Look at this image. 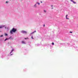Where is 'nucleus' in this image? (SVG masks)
<instances>
[{"instance_id":"obj_1","label":"nucleus","mask_w":78,"mask_h":78,"mask_svg":"<svg viewBox=\"0 0 78 78\" xmlns=\"http://www.w3.org/2000/svg\"><path fill=\"white\" fill-rule=\"evenodd\" d=\"M16 31H17L16 29L13 28L12 29V30H10V33H11L12 34H13L12 32H13V33H15V32H16Z\"/></svg>"},{"instance_id":"obj_21","label":"nucleus","mask_w":78,"mask_h":78,"mask_svg":"<svg viewBox=\"0 0 78 78\" xmlns=\"http://www.w3.org/2000/svg\"><path fill=\"white\" fill-rule=\"evenodd\" d=\"M5 28L6 29V27H5Z\"/></svg>"},{"instance_id":"obj_4","label":"nucleus","mask_w":78,"mask_h":78,"mask_svg":"<svg viewBox=\"0 0 78 78\" xmlns=\"http://www.w3.org/2000/svg\"><path fill=\"white\" fill-rule=\"evenodd\" d=\"M71 2H73V3H74V4L76 3V2L73 1V0H71Z\"/></svg>"},{"instance_id":"obj_14","label":"nucleus","mask_w":78,"mask_h":78,"mask_svg":"<svg viewBox=\"0 0 78 78\" xmlns=\"http://www.w3.org/2000/svg\"><path fill=\"white\" fill-rule=\"evenodd\" d=\"M14 51V49H12V51H11V52H12V51Z\"/></svg>"},{"instance_id":"obj_27","label":"nucleus","mask_w":78,"mask_h":78,"mask_svg":"<svg viewBox=\"0 0 78 78\" xmlns=\"http://www.w3.org/2000/svg\"><path fill=\"white\" fill-rule=\"evenodd\" d=\"M9 39H10V37L9 38Z\"/></svg>"},{"instance_id":"obj_2","label":"nucleus","mask_w":78,"mask_h":78,"mask_svg":"<svg viewBox=\"0 0 78 78\" xmlns=\"http://www.w3.org/2000/svg\"><path fill=\"white\" fill-rule=\"evenodd\" d=\"M21 32H22V33H26H26H27V32L26 31H21Z\"/></svg>"},{"instance_id":"obj_25","label":"nucleus","mask_w":78,"mask_h":78,"mask_svg":"<svg viewBox=\"0 0 78 78\" xmlns=\"http://www.w3.org/2000/svg\"><path fill=\"white\" fill-rule=\"evenodd\" d=\"M52 9H53V8H52Z\"/></svg>"},{"instance_id":"obj_9","label":"nucleus","mask_w":78,"mask_h":78,"mask_svg":"<svg viewBox=\"0 0 78 78\" xmlns=\"http://www.w3.org/2000/svg\"><path fill=\"white\" fill-rule=\"evenodd\" d=\"M5 36H8V34H5Z\"/></svg>"},{"instance_id":"obj_3","label":"nucleus","mask_w":78,"mask_h":78,"mask_svg":"<svg viewBox=\"0 0 78 78\" xmlns=\"http://www.w3.org/2000/svg\"><path fill=\"white\" fill-rule=\"evenodd\" d=\"M22 44H26V43H25V42L24 41H22Z\"/></svg>"},{"instance_id":"obj_16","label":"nucleus","mask_w":78,"mask_h":78,"mask_svg":"<svg viewBox=\"0 0 78 78\" xmlns=\"http://www.w3.org/2000/svg\"><path fill=\"white\" fill-rule=\"evenodd\" d=\"M69 33H72V32L71 31L69 32Z\"/></svg>"},{"instance_id":"obj_11","label":"nucleus","mask_w":78,"mask_h":78,"mask_svg":"<svg viewBox=\"0 0 78 78\" xmlns=\"http://www.w3.org/2000/svg\"><path fill=\"white\" fill-rule=\"evenodd\" d=\"M52 44L53 45L55 44H54V43H52Z\"/></svg>"},{"instance_id":"obj_22","label":"nucleus","mask_w":78,"mask_h":78,"mask_svg":"<svg viewBox=\"0 0 78 78\" xmlns=\"http://www.w3.org/2000/svg\"><path fill=\"white\" fill-rule=\"evenodd\" d=\"M51 7H53V5H51Z\"/></svg>"},{"instance_id":"obj_12","label":"nucleus","mask_w":78,"mask_h":78,"mask_svg":"<svg viewBox=\"0 0 78 78\" xmlns=\"http://www.w3.org/2000/svg\"><path fill=\"white\" fill-rule=\"evenodd\" d=\"M31 38L32 39H34V38H33V36H31Z\"/></svg>"},{"instance_id":"obj_20","label":"nucleus","mask_w":78,"mask_h":78,"mask_svg":"<svg viewBox=\"0 0 78 78\" xmlns=\"http://www.w3.org/2000/svg\"><path fill=\"white\" fill-rule=\"evenodd\" d=\"M43 27H45V24H44V25Z\"/></svg>"},{"instance_id":"obj_23","label":"nucleus","mask_w":78,"mask_h":78,"mask_svg":"<svg viewBox=\"0 0 78 78\" xmlns=\"http://www.w3.org/2000/svg\"><path fill=\"white\" fill-rule=\"evenodd\" d=\"M12 53V52H11V51L10 52V54H11V53Z\"/></svg>"},{"instance_id":"obj_19","label":"nucleus","mask_w":78,"mask_h":78,"mask_svg":"<svg viewBox=\"0 0 78 78\" xmlns=\"http://www.w3.org/2000/svg\"><path fill=\"white\" fill-rule=\"evenodd\" d=\"M6 3H8V2L6 1Z\"/></svg>"},{"instance_id":"obj_26","label":"nucleus","mask_w":78,"mask_h":78,"mask_svg":"<svg viewBox=\"0 0 78 78\" xmlns=\"http://www.w3.org/2000/svg\"><path fill=\"white\" fill-rule=\"evenodd\" d=\"M12 55V54H11V55Z\"/></svg>"},{"instance_id":"obj_17","label":"nucleus","mask_w":78,"mask_h":78,"mask_svg":"<svg viewBox=\"0 0 78 78\" xmlns=\"http://www.w3.org/2000/svg\"><path fill=\"white\" fill-rule=\"evenodd\" d=\"M37 3L39 5V3L37 2Z\"/></svg>"},{"instance_id":"obj_24","label":"nucleus","mask_w":78,"mask_h":78,"mask_svg":"<svg viewBox=\"0 0 78 78\" xmlns=\"http://www.w3.org/2000/svg\"><path fill=\"white\" fill-rule=\"evenodd\" d=\"M41 3H42V2H41Z\"/></svg>"},{"instance_id":"obj_18","label":"nucleus","mask_w":78,"mask_h":78,"mask_svg":"<svg viewBox=\"0 0 78 78\" xmlns=\"http://www.w3.org/2000/svg\"><path fill=\"white\" fill-rule=\"evenodd\" d=\"M44 11L45 12H46V11H45V10H44Z\"/></svg>"},{"instance_id":"obj_6","label":"nucleus","mask_w":78,"mask_h":78,"mask_svg":"<svg viewBox=\"0 0 78 78\" xmlns=\"http://www.w3.org/2000/svg\"><path fill=\"white\" fill-rule=\"evenodd\" d=\"M36 31L35 30L32 33H31V34H33L34 33H36Z\"/></svg>"},{"instance_id":"obj_13","label":"nucleus","mask_w":78,"mask_h":78,"mask_svg":"<svg viewBox=\"0 0 78 78\" xmlns=\"http://www.w3.org/2000/svg\"><path fill=\"white\" fill-rule=\"evenodd\" d=\"M0 37H3V35H2L1 36H0Z\"/></svg>"},{"instance_id":"obj_7","label":"nucleus","mask_w":78,"mask_h":78,"mask_svg":"<svg viewBox=\"0 0 78 78\" xmlns=\"http://www.w3.org/2000/svg\"><path fill=\"white\" fill-rule=\"evenodd\" d=\"M68 16V15H67L66 16V17L67 19H68V18H67V17Z\"/></svg>"},{"instance_id":"obj_15","label":"nucleus","mask_w":78,"mask_h":78,"mask_svg":"<svg viewBox=\"0 0 78 78\" xmlns=\"http://www.w3.org/2000/svg\"><path fill=\"white\" fill-rule=\"evenodd\" d=\"M28 38H25V39H27Z\"/></svg>"},{"instance_id":"obj_8","label":"nucleus","mask_w":78,"mask_h":78,"mask_svg":"<svg viewBox=\"0 0 78 78\" xmlns=\"http://www.w3.org/2000/svg\"><path fill=\"white\" fill-rule=\"evenodd\" d=\"M8 38H6L5 40V41H6V40H8Z\"/></svg>"},{"instance_id":"obj_10","label":"nucleus","mask_w":78,"mask_h":78,"mask_svg":"<svg viewBox=\"0 0 78 78\" xmlns=\"http://www.w3.org/2000/svg\"><path fill=\"white\" fill-rule=\"evenodd\" d=\"M34 7H35V8H36V4H35L34 6Z\"/></svg>"},{"instance_id":"obj_5","label":"nucleus","mask_w":78,"mask_h":78,"mask_svg":"<svg viewBox=\"0 0 78 78\" xmlns=\"http://www.w3.org/2000/svg\"><path fill=\"white\" fill-rule=\"evenodd\" d=\"M3 27H5V26H2L0 27V28H3Z\"/></svg>"}]
</instances>
